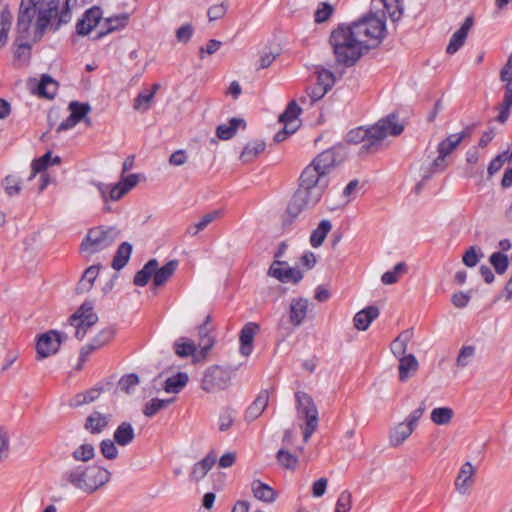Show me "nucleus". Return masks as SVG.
<instances>
[{"instance_id": "0eeeda50", "label": "nucleus", "mask_w": 512, "mask_h": 512, "mask_svg": "<svg viewBox=\"0 0 512 512\" xmlns=\"http://www.w3.org/2000/svg\"><path fill=\"white\" fill-rule=\"evenodd\" d=\"M120 230L116 226H97L88 230L80 245V252L91 256L111 247L120 237Z\"/></svg>"}, {"instance_id": "412c9836", "label": "nucleus", "mask_w": 512, "mask_h": 512, "mask_svg": "<svg viewBox=\"0 0 512 512\" xmlns=\"http://www.w3.org/2000/svg\"><path fill=\"white\" fill-rule=\"evenodd\" d=\"M372 6L377 10L375 14L380 17L384 15V22L386 21V15H389L393 21H397L402 14L398 0H372Z\"/></svg>"}, {"instance_id": "f8f14e48", "label": "nucleus", "mask_w": 512, "mask_h": 512, "mask_svg": "<svg viewBox=\"0 0 512 512\" xmlns=\"http://www.w3.org/2000/svg\"><path fill=\"white\" fill-rule=\"evenodd\" d=\"M67 336L56 330H49L41 334L36 342L37 359L42 360L58 352L61 344Z\"/></svg>"}, {"instance_id": "72a5a7b5", "label": "nucleus", "mask_w": 512, "mask_h": 512, "mask_svg": "<svg viewBox=\"0 0 512 512\" xmlns=\"http://www.w3.org/2000/svg\"><path fill=\"white\" fill-rule=\"evenodd\" d=\"M99 268V265H92L85 270L82 278L80 279L76 287L77 293L82 294L91 290L94 281L98 276Z\"/></svg>"}, {"instance_id": "4be33fe9", "label": "nucleus", "mask_w": 512, "mask_h": 512, "mask_svg": "<svg viewBox=\"0 0 512 512\" xmlns=\"http://www.w3.org/2000/svg\"><path fill=\"white\" fill-rule=\"evenodd\" d=\"M110 419V414H103L98 411H93L86 418L84 428L91 434H100L106 429Z\"/></svg>"}, {"instance_id": "f3484780", "label": "nucleus", "mask_w": 512, "mask_h": 512, "mask_svg": "<svg viewBox=\"0 0 512 512\" xmlns=\"http://www.w3.org/2000/svg\"><path fill=\"white\" fill-rule=\"evenodd\" d=\"M102 19V10L99 6H93L88 9L83 17L76 24L78 35H88Z\"/></svg>"}, {"instance_id": "49530a36", "label": "nucleus", "mask_w": 512, "mask_h": 512, "mask_svg": "<svg viewBox=\"0 0 512 512\" xmlns=\"http://www.w3.org/2000/svg\"><path fill=\"white\" fill-rule=\"evenodd\" d=\"M301 113V108L298 106V104L295 101H291L285 111L279 116V121L282 122L284 125L286 122L292 124V125H298V116Z\"/></svg>"}, {"instance_id": "1a4fd4ad", "label": "nucleus", "mask_w": 512, "mask_h": 512, "mask_svg": "<svg viewBox=\"0 0 512 512\" xmlns=\"http://www.w3.org/2000/svg\"><path fill=\"white\" fill-rule=\"evenodd\" d=\"M98 321V316L93 312L91 303H83L78 310L70 316L69 323L75 328V337L82 340L87 331Z\"/></svg>"}, {"instance_id": "5701e85b", "label": "nucleus", "mask_w": 512, "mask_h": 512, "mask_svg": "<svg viewBox=\"0 0 512 512\" xmlns=\"http://www.w3.org/2000/svg\"><path fill=\"white\" fill-rule=\"evenodd\" d=\"M179 265L178 260L173 259L168 261L162 267H159L156 260L155 273H153V287L157 288L164 285L175 273Z\"/></svg>"}, {"instance_id": "09e8293b", "label": "nucleus", "mask_w": 512, "mask_h": 512, "mask_svg": "<svg viewBox=\"0 0 512 512\" xmlns=\"http://www.w3.org/2000/svg\"><path fill=\"white\" fill-rule=\"evenodd\" d=\"M489 262L499 275L504 274L509 266L508 256L500 251L492 253L489 257Z\"/></svg>"}, {"instance_id": "37998d69", "label": "nucleus", "mask_w": 512, "mask_h": 512, "mask_svg": "<svg viewBox=\"0 0 512 512\" xmlns=\"http://www.w3.org/2000/svg\"><path fill=\"white\" fill-rule=\"evenodd\" d=\"M75 461L86 463L95 457L94 446L90 443H84L78 446L71 454Z\"/></svg>"}, {"instance_id": "a18cd8bd", "label": "nucleus", "mask_w": 512, "mask_h": 512, "mask_svg": "<svg viewBox=\"0 0 512 512\" xmlns=\"http://www.w3.org/2000/svg\"><path fill=\"white\" fill-rule=\"evenodd\" d=\"M454 412L449 407L434 408L431 412V420L437 425H447L451 422Z\"/></svg>"}, {"instance_id": "0e129e2a", "label": "nucleus", "mask_w": 512, "mask_h": 512, "mask_svg": "<svg viewBox=\"0 0 512 512\" xmlns=\"http://www.w3.org/2000/svg\"><path fill=\"white\" fill-rule=\"evenodd\" d=\"M352 507V495L349 491L344 490L340 493L335 512H349Z\"/></svg>"}, {"instance_id": "473e14b6", "label": "nucleus", "mask_w": 512, "mask_h": 512, "mask_svg": "<svg viewBox=\"0 0 512 512\" xmlns=\"http://www.w3.org/2000/svg\"><path fill=\"white\" fill-rule=\"evenodd\" d=\"M266 144L262 140H253L248 142L240 155V160L243 163H248L253 161L256 157H258L264 150Z\"/></svg>"}, {"instance_id": "ddd939ff", "label": "nucleus", "mask_w": 512, "mask_h": 512, "mask_svg": "<svg viewBox=\"0 0 512 512\" xmlns=\"http://www.w3.org/2000/svg\"><path fill=\"white\" fill-rule=\"evenodd\" d=\"M296 409L299 418L305 420V423H318V410L313 399L305 392L295 394Z\"/></svg>"}, {"instance_id": "dca6fc26", "label": "nucleus", "mask_w": 512, "mask_h": 512, "mask_svg": "<svg viewBox=\"0 0 512 512\" xmlns=\"http://www.w3.org/2000/svg\"><path fill=\"white\" fill-rule=\"evenodd\" d=\"M475 467L471 464V462H465L455 479V489L461 495H466L469 493L471 488L475 483Z\"/></svg>"}, {"instance_id": "680f3d73", "label": "nucleus", "mask_w": 512, "mask_h": 512, "mask_svg": "<svg viewBox=\"0 0 512 512\" xmlns=\"http://www.w3.org/2000/svg\"><path fill=\"white\" fill-rule=\"evenodd\" d=\"M316 74L317 83L329 91L335 83L334 74L327 69L318 70Z\"/></svg>"}, {"instance_id": "bb28decb", "label": "nucleus", "mask_w": 512, "mask_h": 512, "mask_svg": "<svg viewBox=\"0 0 512 512\" xmlns=\"http://www.w3.org/2000/svg\"><path fill=\"white\" fill-rule=\"evenodd\" d=\"M399 360V380L406 382L411 376H413L419 367L418 361L413 354L398 358Z\"/></svg>"}, {"instance_id": "7ed1b4c3", "label": "nucleus", "mask_w": 512, "mask_h": 512, "mask_svg": "<svg viewBox=\"0 0 512 512\" xmlns=\"http://www.w3.org/2000/svg\"><path fill=\"white\" fill-rule=\"evenodd\" d=\"M403 130L404 125L399 123L397 115L390 114L371 127L352 129L347 133L346 141L351 144L363 143L360 148V154H363L377 151L386 137L398 136Z\"/></svg>"}, {"instance_id": "79ce46f5", "label": "nucleus", "mask_w": 512, "mask_h": 512, "mask_svg": "<svg viewBox=\"0 0 512 512\" xmlns=\"http://www.w3.org/2000/svg\"><path fill=\"white\" fill-rule=\"evenodd\" d=\"M12 24V14L8 7L0 12V47H3L8 39V33Z\"/></svg>"}, {"instance_id": "e2e57ef3", "label": "nucleus", "mask_w": 512, "mask_h": 512, "mask_svg": "<svg viewBox=\"0 0 512 512\" xmlns=\"http://www.w3.org/2000/svg\"><path fill=\"white\" fill-rule=\"evenodd\" d=\"M51 163V152L45 153L42 157L33 160L31 164L32 175L34 177L37 173L44 171Z\"/></svg>"}, {"instance_id": "20e7f679", "label": "nucleus", "mask_w": 512, "mask_h": 512, "mask_svg": "<svg viewBox=\"0 0 512 512\" xmlns=\"http://www.w3.org/2000/svg\"><path fill=\"white\" fill-rule=\"evenodd\" d=\"M329 42L336 62L345 67L353 66L366 52L363 41L358 40L349 26L342 25L335 29Z\"/></svg>"}, {"instance_id": "a19ab883", "label": "nucleus", "mask_w": 512, "mask_h": 512, "mask_svg": "<svg viewBox=\"0 0 512 512\" xmlns=\"http://www.w3.org/2000/svg\"><path fill=\"white\" fill-rule=\"evenodd\" d=\"M188 379L186 373L179 372L165 381L164 390L167 393H179L186 386Z\"/></svg>"}, {"instance_id": "ea45409f", "label": "nucleus", "mask_w": 512, "mask_h": 512, "mask_svg": "<svg viewBox=\"0 0 512 512\" xmlns=\"http://www.w3.org/2000/svg\"><path fill=\"white\" fill-rule=\"evenodd\" d=\"M332 228L331 222L329 220H322L318 227L312 231L310 236V243L313 247L317 248L322 245L327 234L330 232Z\"/></svg>"}, {"instance_id": "39448f33", "label": "nucleus", "mask_w": 512, "mask_h": 512, "mask_svg": "<svg viewBox=\"0 0 512 512\" xmlns=\"http://www.w3.org/2000/svg\"><path fill=\"white\" fill-rule=\"evenodd\" d=\"M110 478V471L98 465H77L63 474V480L87 494H92L106 485Z\"/></svg>"}, {"instance_id": "b1692460", "label": "nucleus", "mask_w": 512, "mask_h": 512, "mask_svg": "<svg viewBox=\"0 0 512 512\" xmlns=\"http://www.w3.org/2000/svg\"><path fill=\"white\" fill-rule=\"evenodd\" d=\"M269 403V393L267 390H262L253 403L247 408L245 412V420L252 422L256 420L266 409Z\"/></svg>"}, {"instance_id": "c756f323", "label": "nucleus", "mask_w": 512, "mask_h": 512, "mask_svg": "<svg viewBox=\"0 0 512 512\" xmlns=\"http://www.w3.org/2000/svg\"><path fill=\"white\" fill-rule=\"evenodd\" d=\"M57 82L47 74L42 75L41 80L32 90L38 95L52 99L57 92Z\"/></svg>"}, {"instance_id": "a211bd4d", "label": "nucleus", "mask_w": 512, "mask_h": 512, "mask_svg": "<svg viewBox=\"0 0 512 512\" xmlns=\"http://www.w3.org/2000/svg\"><path fill=\"white\" fill-rule=\"evenodd\" d=\"M473 24V16H468L461 27L453 33L446 48V52L448 54H455L465 44L466 38L473 27Z\"/></svg>"}, {"instance_id": "cd10ccee", "label": "nucleus", "mask_w": 512, "mask_h": 512, "mask_svg": "<svg viewBox=\"0 0 512 512\" xmlns=\"http://www.w3.org/2000/svg\"><path fill=\"white\" fill-rule=\"evenodd\" d=\"M128 20L129 16L125 13L105 18L103 23L104 29L97 34L96 39H100L109 33L123 29L127 25Z\"/></svg>"}, {"instance_id": "8fccbe9b", "label": "nucleus", "mask_w": 512, "mask_h": 512, "mask_svg": "<svg viewBox=\"0 0 512 512\" xmlns=\"http://www.w3.org/2000/svg\"><path fill=\"white\" fill-rule=\"evenodd\" d=\"M174 399H158L154 398L147 402L144 406L143 413L147 417H153L160 410L166 408Z\"/></svg>"}, {"instance_id": "c85d7f7f", "label": "nucleus", "mask_w": 512, "mask_h": 512, "mask_svg": "<svg viewBox=\"0 0 512 512\" xmlns=\"http://www.w3.org/2000/svg\"><path fill=\"white\" fill-rule=\"evenodd\" d=\"M251 489L254 497L265 503H272L277 498V492L268 484L260 480H254L251 484Z\"/></svg>"}, {"instance_id": "f704fd0d", "label": "nucleus", "mask_w": 512, "mask_h": 512, "mask_svg": "<svg viewBox=\"0 0 512 512\" xmlns=\"http://www.w3.org/2000/svg\"><path fill=\"white\" fill-rule=\"evenodd\" d=\"M132 245L128 242H123L119 245L112 261V267L115 270H121L125 267L130 259L132 253Z\"/></svg>"}, {"instance_id": "338daca9", "label": "nucleus", "mask_w": 512, "mask_h": 512, "mask_svg": "<svg viewBox=\"0 0 512 512\" xmlns=\"http://www.w3.org/2000/svg\"><path fill=\"white\" fill-rule=\"evenodd\" d=\"M510 157L508 155V151L502 153V154H499L498 156H496L489 164L488 166V174L489 176H492L494 175L495 173H497L503 166V164L505 163V161L509 160Z\"/></svg>"}, {"instance_id": "a878e982", "label": "nucleus", "mask_w": 512, "mask_h": 512, "mask_svg": "<svg viewBox=\"0 0 512 512\" xmlns=\"http://www.w3.org/2000/svg\"><path fill=\"white\" fill-rule=\"evenodd\" d=\"M379 313L380 311L376 306H367L357 312L353 318L355 328L360 331L367 330L371 322L379 316Z\"/></svg>"}, {"instance_id": "6e6d98bb", "label": "nucleus", "mask_w": 512, "mask_h": 512, "mask_svg": "<svg viewBox=\"0 0 512 512\" xmlns=\"http://www.w3.org/2000/svg\"><path fill=\"white\" fill-rule=\"evenodd\" d=\"M154 99V92H142L134 101V109L140 112H146L150 109Z\"/></svg>"}, {"instance_id": "052dcab7", "label": "nucleus", "mask_w": 512, "mask_h": 512, "mask_svg": "<svg viewBox=\"0 0 512 512\" xmlns=\"http://www.w3.org/2000/svg\"><path fill=\"white\" fill-rule=\"evenodd\" d=\"M115 443V441L110 439L102 440L100 443V451L102 455L108 460H113L118 456V449Z\"/></svg>"}, {"instance_id": "69168bd1", "label": "nucleus", "mask_w": 512, "mask_h": 512, "mask_svg": "<svg viewBox=\"0 0 512 512\" xmlns=\"http://www.w3.org/2000/svg\"><path fill=\"white\" fill-rule=\"evenodd\" d=\"M3 187L9 196L16 195L21 190L20 181L14 176H7L3 180Z\"/></svg>"}, {"instance_id": "e433bc0d", "label": "nucleus", "mask_w": 512, "mask_h": 512, "mask_svg": "<svg viewBox=\"0 0 512 512\" xmlns=\"http://www.w3.org/2000/svg\"><path fill=\"white\" fill-rule=\"evenodd\" d=\"M240 125H245L243 119L232 118L227 124H221L216 129V135L221 140L231 139Z\"/></svg>"}, {"instance_id": "5fc2aeb1", "label": "nucleus", "mask_w": 512, "mask_h": 512, "mask_svg": "<svg viewBox=\"0 0 512 512\" xmlns=\"http://www.w3.org/2000/svg\"><path fill=\"white\" fill-rule=\"evenodd\" d=\"M406 269L407 267L404 262L396 264L392 271H387L382 275V283L385 285H391L396 283L399 279V276L406 272Z\"/></svg>"}, {"instance_id": "c9c22d12", "label": "nucleus", "mask_w": 512, "mask_h": 512, "mask_svg": "<svg viewBox=\"0 0 512 512\" xmlns=\"http://www.w3.org/2000/svg\"><path fill=\"white\" fill-rule=\"evenodd\" d=\"M216 461V457L213 454H208L200 462L196 463L191 471V478L195 481H199L205 477L207 472L212 468Z\"/></svg>"}, {"instance_id": "4d7b16f0", "label": "nucleus", "mask_w": 512, "mask_h": 512, "mask_svg": "<svg viewBox=\"0 0 512 512\" xmlns=\"http://www.w3.org/2000/svg\"><path fill=\"white\" fill-rule=\"evenodd\" d=\"M475 356V347L474 346H463L458 354L456 359V365L459 368H464L470 364L472 359Z\"/></svg>"}, {"instance_id": "2eb2a0df", "label": "nucleus", "mask_w": 512, "mask_h": 512, "mask_svg": "<svg viewBox=\"0 0 512 512\" xmlns=\"http://www.w3.org/2000/svg\"><path fill=\"white\" fill-rule=\"evenodd\" d=\"M461 143V137L457 135L450 134L444 140H442L437 147L438 156L434 159L432 163V168L434 170H443L444 169V161L447 156H449Z\"/></svg>"}, {"instance_id": "aec40b11", "label": "nucleus", "mask_w": 512, "mask_h": 512, "mask_svg": "<svg viewBox=\"0 0 512 512\" xmlns=\"http://www.w3.org/2000/svg\"><path fill=\"white\" fill-rule=\"evenodd\" d=\"M309 302L306 298L292 299L289 307V321L294 327H299L305 320Z\"/></svg>"}, {"instance_id": "4c0bfd02", "label": "nucleus", "mask_w": 512, "mask_h": 512, "mask_svg": "<svg viewBox=\"0 0 512 512\" xmlns=\"http://www.w3.org/2000/svg\"><path fill=\"white\" fill-rule=\"evenodd\" d=\"M156 259L149 260L141 270H139L135 276L133 283L136 286L143 287L148 284L150 279H153V273H155Z\"/></svg>"}, {"instance_id": "3c124183", "label": "nucleus", "mask_w": 512, "mask_h": 512, "mask_svg": "<svg viewBox=\"0 0 512 512\" xmlns=\"http://www.w3.org/2000/svg\"><path fill=\"white\" fill-rule=\"evenodd\" d=\"M139 384V377L134 374H126L122 376L117 384V390L126 394H131Z\"/></svg>"}, {"instance_id": "58836bf2", "label": "nucleus", "mask_w": 512, "mask_h": 512, "mask_svg": "<svg viewBox=\"0 0 512 512\" xmlns=\"http://www.w3.org/2000/svg\"><path fill=\"white\" fill-rule=\"evenodd\" d=\"M101 392H102V388L94 387V388H91L83 393L76 394L72 398V400L70 402V406L80 407L82 405L92 403L96 399L99 398Z\"/></svg>"}, {"instance_id": "774afa93", "label": "nucleus", "mask_w": 512, "mask_h": 512, "mask_svg": "<svg viewBox=\"0 0 512 512\" xmlns=\"http://www.w3.org/2000/svg\"><path fill=\"white\" fill-rule=\"evenodd\" d=\"M332 12V5L326 2L322 3L321 7H319L315 12V21L317 23L325 22L331 16Z\"/></svg>"}, {"instance_id": "c03bdc74", "label": "nucleus", "mask_w": 512, "mask_h": 512, "mask_svg": "<svg viewBox=\"0 0 512 512\" xmlns=\"http://www.w3.org/2000/svg\"><path fill=\"white\" fill-rule=\"evenodd\" d=\"M220 213L221 212L218 210L207 213L202 217V219L199 222L189 226L187 228V233L192 236L197 235L200 231L204 230L211 222L216 220L220 216Z\"/></svg>"}, {"instance_id": "7c9ffc66", "label": "nucleus", "mask_w": 512, "mask_h": 512, "mask_svg": "<svg viewBox=\"0 0 512 512\" xmlns=\"http://www.w3.org/2000/svg\"><path fill=\"white\" fill-rule=\"evenodd\" d=\"M413 332L408 329L401 332L391 343V351L396 358L406 356L408 343L412 339Z\"/></svg>"}, {"instance_id": "864d4df0", "label": "nucleus", "mask_w": 512, "mask_h": 512, "mask_svg": "<svg viewBox=\"0 0 512 512\" xmlns=\"http://www.w3.org/2000/svg\"><path fill=\"white\" fill-rule=\"evenodd\" d=\"M68 109L70 110V114L73 118H75L79 123L80 121L85 120L87 114L91 110V107L88 103L72 101L70 102Z\"/></svg>"}, {"instance_id": "2f4dec72", "label": "nucleus", "mask_w": 512, "mask_h": 512, "mask_svg": "<svg viewBox=\"0 0 512 512\" xmlns=\"http://www.w3.org/2000/svg\"><path fill=\"white\" fill-rule=\"evenodd\" d=\"M114 441L120 446L129 445L135 438L133 426L129 422H122L114 432Z\"/></svg>"}, {"instance_id": "6ab92c4d", "label": "nucleus", "mask_w": 512, "mask_h": 512, "mask_svg": "<svg viewBox=\"0 0 512 512\" xmlns=\"http://www.w3.org/2000/svg\"><path fill=\"white\" fill-rule=\"evenodd\" d=\"M213 331V325L211 323V317L208 315L202 325L198 328V346L200 348V354L202 358H205L208 351L213 347L215 343L214 337L211 335Z\"/></svg>"}, {"instance_id": "6e6552de", "label": "nucleus", "mask_w": 512, "mask_h": 512, "mask_svg": "<svg viewBox=\"0 0 512 512\" xmlns=\"http://www.w3.org/2000/svg\"><path fill=\"white\" fill-rule=\"evenodd\" d=\"M425 410V403L422 402L420 406L412 411L403 422L396 424L390 429L389 443L392 447L402 445L411 436Z\"/></svg>"}, {"instance_id": "393cba45", "label": "nucleus", "mask_w": 512, "mask_h": 512, "mask_svg": "<svg viewBox=\"0 0 512 512\" xmlns=\"http://www.w3.org/2000/svg\"><path fill=\"white\" fill-rule=\"evenodd\" d=\"M260 327L258 324L249 322L244 325L240 332V352L244 356L250 355L252 352L253 339Z\"/></svg>"}, {"instance_id": "9d476101", "label": "nucleus", "mask_w": 512, "mask_h": 512, "mask_svg": "<svg viewBox=\"0 0 512 512\" xmlns=\"http://www.w3.org/2000/svg\"><path fill=\"white\" fill-rule=\"evenodd\" d=\"M499 78L501 82L504 83V96L502 102L499 104V115L497 120L500 123H505L509 117L510 109L512 107V53L509 55L507 62L500 70Z\"/></svg>"}, {"instance_id": "603ef678", "label": "nucleus", "mask_w": 512, "mask_h": 512, "mask_svg": "<svg viewBox=\"0 0 512 512\" xmlns=\"http://www.w3.org/2000/svg\"><path fill=\"white\" fill-rule=\"evenodd\" d=\"M276 458L282 467L289 470H295L298 465V457L284 448L277 452Z\"/></svg>"}, {"instance_id": "13d9d810", "label": "nucleus", "mask_w": 512, "mask_h": 512, "mask_svg": "<svg viewBox=\"0 0 512 512\" xmlns=\"http://www.w3.org/2000/svg\"><path fill=\"white\" fill-rule=\"evenodd\" d=\"M115 331L112 327H107L101 330L90 342L97 348L108 344L114 337Z\"/></svg>"}, {"instance_id": "f257e3e1", "label": "nucleus", "mask_w": 512, "mask_h": 512, "mask_svg": "<svg viewBox=\"0 0 512 512\" xmlns=\"http://www.w3.org/2000/svg\"><path fill=\"white\" fill-rule=\"evenodd\" d=\"M58 0H21L16 23L15 57L27 61L34 43L58 14Z\"/></svg>"}, {"instance_id": "9b49d317", "label": "nucleus", "mask_w": 512, "mask_h": 512, "mask_svg": "<svg viewBox=\"0 0 512 512\" xmlns=\"http://www.w3.org/2000/svg\"><path fill=\"white\" fill-rule=\"evenodd\" d=\"M231 381V373L220 366L209 367L203 376L201 387L209 393L226 389Z\"/></svg>"}, {"instance_id": "bf43d9fd", "label": "nucleus", "mask_w": 512, "mask_h": 512, "mask_svg": "<svg viewBox=\"0 0 512 512\" xmlns=\"http://www.w3.org/2000/svg\"><path fill=\"white\" fill-rule=\"evenodd\" d=\"M483 257V253L480 249H477L475 246H471L463 255V263L468 267H474L479 262L480 258Z\"/></svg>"}, {"instance_id": "4468645a", "label": "nucleus", "mask_w": 512, "mask_h": 512, "mask_svg": "<svg viewBox=\"0 0 512 512\" xmlns=\"http://www.w3.org/2000/svg\"><path fill=\"white\" fill-rule=\"evenodd\" d=\"M281 265H286V263L275 261L269 268L268 274L283 283H298L303 278V274L298 268L289 266L282 268Z\"/></svg>"}, {"instance_id": "de8ad7c7", "label": "nucleus", "mask_w": 512, "mask_h": 512, "mask_svg": "<svg viewBox=\"0 0 512 512\" xmlns=\"http://www.w3.org/2000/svg\"><path fill=\"white\" fill-rule=\"evenodd\" d=\"M174 348H175V353L179 357L192 356L196 352V345L194 344V342L192 340H190L188 338H184V337L179 338L175 342Z\"/></svg>"}, {"instance_id": "423d86ee", "label": "nucleus", "mask_w": 512, "mask_h": 512, "mask_svg": "<svg viewBox=\"0 0 512 512\" xmlns=\"http://www.w3.org/2000/svg\"><path fill=\"white\" fill-rule=\"evenodd\" d=\"M358 40L363 41V47L368 51L379 45L385 35L384 15L370 13L358 21L348 25Z\"/></svg>"}, {"instance_id": "f03ea898", "label": "nucleus", "mask_w": 512, "mask_h": 512, "mask_svg": "<svg viewBox=\"0 0 512 512\" xmlns=\"http://www.w3.org/2000/svg\"><path fill=\"white\" fill-rule=\"evenodd\" d=\"M336 165V150L328 149L316 156L302 171L299 187L287 207V214L292 219L320 201L329 185L328 174Z\"/></svg>"}]
</instances>
